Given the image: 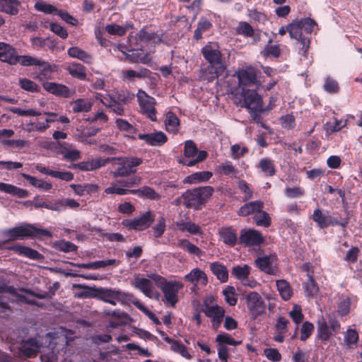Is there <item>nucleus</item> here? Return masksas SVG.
<instances>
[{"label":"nucleus","instance_id":"obj_35","mask_svg":"<svg viewBox=\"0 0 362 362\" xmlns=\"http://www.w3.org/2000/svg\"><path fill=\"white\" fill-rule=\"evenodd\" d=\"M165 125L168 132L176 134L179 130L180 120L175 113L169 112L165 117Z\"/></svg>","mask_w":362,"mask_h":362},{"label":"nucleus","instance_id":"obj_49","mask_svg":"<svg viewBox=\"0 0 362 362\" xmlns=\"http://www.w3.org/2000/svg\"><path fill=\"white\" fill-rule=\"evenodd\" d=\"M102 95L100 94V93H97L96 95H95V98L97 99H100L101 103H103L104 105H107V107H109L110 108V110L115 114L118 115H124V105H122V104H119V103H117L115 102H113V101H110V103L107 104L106 103V102L105 101V98H102Z\"/></svg>","mask_w":362,"mask_h":362},{"label":"nucleus","instance_id":"obj_31","mask_svg":"<svg viewBox=\"0 0 362 362\" xmlns=\"http://www.w3.org/2000/svg\"><path fill=\"white\" fill-rule=\"evenodd\" d=\"M264 207V204L262 201L257 200L254 202H250L245 204L242 206L238 214L241 216H246L250 214H253L254 215L257 213L259 209H262Z\"/></svg>","mask_w":362,"mask_h":362},{"label":"nucleus","instance_id":"obj_38","mask_svg":"<svg viewBox=\"0 0 362 362\" xmlns=\"http://www.w3.org/2000/svg\"><path fill=\"white\" fill-rule=\"evenodd\" d=\"M213 174L210 171H202L193 173L184 180L185 183L197 184L199 182H204L208 181Z\"/></svg>","mask_w":362,"mask_h":362},{"label":"nucleus","instance_id":"obj_45","mask_svg":"<svg viewBox=\"0 0 362 362\" xmlns=\"http://www.w3.org/2000/svg\"><path fill=\"white\" fill-rule=\"evenodd\" d=\"M308 281L303 283L305 293L308 296H313L318 291V286L313 278L311 273L307 274Z\"/></svg>","mask_w":362,"mask_h":362},{"label":"nucleus","instance_id":"obj_29","mask_svg":"<svg viewBox=\"0 0 362 362\" xmlns=\"http://www.w3.org/2000/svg\"><path fill=\"white\" fill-rule=\"evenodd\" d=\"M104 313L106 315L111 316L113 318L118 320L117 322H110L109 323V327L112 328H116L122 325V324H124L127 322V320L129 319V316L124 312L120 310H115L113 311L105 310Z\"/></svg>","mask_w":362,"mask_h":362},{"label":"nucleus","instance_id":"obj_21","mask_svg":"<svg viewBox=\"0 0 362 362\" xmlns=\"http://www.w3.org/2000/svg\"><path fill=\"white\" fill-rule=\"evenodd\" d=\"M205 314L211 319L214 328L217 329L220 327L224 315L225 310L223 308L216 305H206Z\"/></svg>","mask_w":362,"mask_h":362},{"label":"nucleus","instance_id":"obj_48","mask_svg":"<svg viewBox=\"0 0 362 362\" xmlns=\"http://www.w3.org/2000/svg\"><path fill=\"white\" fill-rule=\"evenodd\" d=\"M250 274V267L247 264L235 266L231 271V274L240 281L247 278Z\"/></svg>","mask_w":362,"mask_h":362},{"label":"nucleus","instance_id":"obj_18","mask_svg":"<svg viewBox=\"0 0 362 362\" xmlns=\"http://www.w3.org/2000/svg\"><path fill=\"white\" fill-rule=\"evenodd\" d=\"M312 219L321 229L326 228L332 224H337V218L332 217L329 211H322L320 208L314 210Z\"/></svg>","mask_w":362,"mask_h":362},{"label":"nucleus","instance_id":"obj_20","mask_svg":"<svg viewBox=\"0 0 362 362\" xmlns=\"http://www.w3.org/2000/svg\"><path fill=\"white\" fill-rule=\"evenodd\" d=\"M43 87L47 91L65 98H71L75 93L74 89H70L65 85L56 83H46L43 84Z\"/></svg>","mask_w":362,"mask_h":362},{"label":"nucleus","instance_id":"obj_2","mask_svg":"<svg viewBox=\"0 0 362 362\" xmlns=\"http://www.w3.org/2000/svg\"><path fill=\"white\" fill-rule=\"evenodd\" d=\"M202 53L204 59L209 63L207 71L210 76L207 77L209 81L218 78L223 74L226 69V66L223 60L219 47L216 43H209L202 49Z\"/></svg>","mask_w":362,"mask_h":362},{"label":"nucleus","instance_id":"obj_42","mask_svg":"<svg viewBox=\"0 0 362 362\" xmlns=\"http://www.w3.org/2000/svg\"><path fill=\"white\" fill-rule=\"evenodd\" d=\"M132 27L133 25L131 23H127L124 26L112 23L105 26V30L110 35L122 36L129 28Z\"/></svg>","mask_w":362,"mask_h":362},{"label":"nucleus","instance_id":"obj_53","mask_svg":"<svg viewBox=\"0 0 362 362\" xmlns=\"http://www.w3.org/2000/svg\"><path fill=\"white\" fill-rule=\"evenodd\" d=\"M131 194H138L140 197H145L151 199H156L158 195L149 187H143L138 189L131 191Z\"/></svg>","mask_w":362,"mask_h":362},{"label":"nucleus","instance_id":"obj_55","mask_svg":"<svg viewBox=\"0 0 362 362\" xmlns=\"http://www.w3.org/2000/svg\"><path fill=\"white\" fill-rule=\"evenodd\" d=\"M55 247L64 252H70L76 250L77 246L70 241L60 240L55 243Z\"/></svg>","mask_w":362,"mask_h":362},{"label":"nucleus","instance_id":"obj_33","mask_svg":"<svg viewBox=\"0 0 362 362\" xmlns=\"http://www.w3.org/2000/svg\"><path fill=\"white\" fill-rule=\"evenodd\" d=\"M41 346V343L36 338L30 339L22 345V352L26 356L35 355Z\"/></svg>","mask_w":362,"mask_h":362},{"label":"nucleus","instance_id":"obj_5","mask_svg":"<svg viewBox=\"0 0 362 362\" xmlns=\"http://www.w3.org/2000/svg\"><path fill=\"white\" fill-rule=\"evenodd\" d=\"M3 235L8 240H23L25 238H36L42 236H50V233L42 228H38L28 223H21V225L5 230Z\"/></svg>","mask_w":362,"mask_h":362},{"label":"nucleus","instance_id":"obj_39","mask_svg":"<svg viewBox=\"0 0 362 362\" xmlns=\"http://www.w3.org/2000/svg\"><path fill=\"white\" fill-rule=\"evenodd\" d=\"M212 273L221 282H226L228 279V272L227 268L222 264L215 262L210 264Z\"/></svg>","mask_w":362,"mask_h":362},{"label":"nucleus","instance_id":"obj_36","mask_svg":"<svg viewBox=\"0 0 362 362\" xmlns=\"http://www.w3.org/2000/svg\"><path fill=\"white\" fill-rule=\"evenodd\" d=\"M20 3L17 0H1L0 1V12L11 16L18 13Z\"/></svg>","mask_w":362,"mask_h":362},{"label":"nucleus","instance_id":"obj_56","mask_svg":"<svg viewBox=\"0 0 362 362\" xmlns=\"http://www.w3.org/2000/svg\"><path fill=\"white\" fill-rule=\"evenodd\" d=\"M118 184V182L112 183L110 187L105 189V192L108 194H116L118 195H124L131 193L132 190L125 189L122 185L119 186Z\"/></svg>","mask_w":362,"mask_h":362},{"label":"nucleus","instance_id":"obj_19","mask_svg":"<svg viewBox=\"0 0 362 362\" xmlns=\"http://www.w3.org/2000/svg\"><path fill=\"white\" fill-rule=\"evenodd\" d=\"M184 279L193 284L192 290L198 286H205L208 283L206 274L199 268L192 269L189 273L184 276Z\"/></svg>","mask_w":362,"mask_h":362},{"label":"nucleus","instance_id":"obj_26","mask_svg":"<svg viewBox=\"0 0 362 362\" xmlns=\"http://www.w3.org/2000/svg\"><path fill=\"white\" fill-rule=\"evenodd\" d=\"M68 55L74 59H77L87 64H91L93 63L92 55L81 49L78 47H71L67 50Z\"/></svg>","mask_w":362,"mask_h":362},{"label":"nucleus","instance_id":"obj_63","mask_svg":"<svg viewBox=\"0 0 362 362\" xmlns=\"http://www.w3.org/2000/svg\"><path fill=\"white\" fill-rule=\"evenodd\" d=\"M218 171L223 173L226 175L235 176L237 173V170L230 161H226L218 166Z\"/></svg>","mask_w":362,"mask_h":362},{"label":"nucleus","instance_id":"obj_14","mask_svg":"<svg viewBox=\"0 0 362 362\" xmlns=\"http://www.w3.org/2000/svg\"><path fill=\"white\" fill-rule=\"evenodd\" d=\"M153 282V281L148 276L144 278L137 275L134 276L132 285L146 297L158 300L160 293L155 288Z\"/></svg>","mask_w":362,"mask_h":362},{"label":"nucleus","instance_id":"obj_10","mask_svg":"<svg viewBox=\"0 0 362 362\" xmlns=\"http://www.w3.org/2000/svg\"><path fill=\"white\" fill-rule=\"evenodd\" d=\"M184 156L183 158L179 160V163L186 166H194L206 159L207 153L205 151L198 152L195 144L189 140L185 144Z\"/></svg>","mask_w":362,"mask_h":362},{"label":"nucleus","instance_id":"obj_57","mask_svg":"<svg viewBox=\"0 0 362 362\" xmlns=\"http://www.w3.org/2000/svg\"><path fill=\"white\" fill-rule=\"evenodd\" d=\"M216 341L221 346H224V344L236 346L240 344V341H235L230 335L226 333H220L218 334Z\"/></svg>","mask_w":362,"mask_h":362},{"label":"nucleus","instance_id":"obj_51","mask_svg":"<svg viewBox=\"0 0 362 362\" xmlns=\"http://www.w3.org/2000/svg\"><path fill=\"white\" fill-rule=\"evenodd\" d=\"M18 85L23 90L28 92L37 93L40 91V87L36 83L25 78H19Z\"/></svg>","mask_w":362,"mask_h":362},{"label":"nucleus","instance_id":"obj_58","mask_svg":"<svg viewBox=\"0 0 362 362\" xmlns=\"http://www.w3.org/2000/svg\"><path fill=\"white\" fill-rule=\"evenodd\" d=\"M225 300L230 305H235L237 303L238 298L235 296V290L233 286H228L223 291Z\"/></svg>","mask_w":362,"mask_h":362},{"label":"nucleus","instance_id":"obj_61","mask_svg":"<svg viewBox=\"0 0 362 362\" xmlns=\"http://www.w3.org/2000/svg\"><path fill=\"white\" fill-rule=\"evenodd\" d=\"M49 127V124H45L44 122H29L26 124V129L28 132H44Z\"/></svg>","mask_w":362,"mask_h":362},{"label":"nucleus","instance_id":"obj_25","mask_svg":"<svg viewBox=\"0 0 362 362\" xmlns=\"http://www.w3.org/2000/svg\"><path fill=\"white\" fill-rule=\"evenodd\" d=\"M218 233L223 242L228 246L233 247L239 242L236 230L232 227H223Z\"/></svg>","mask_w":362,"mask_h":362},{"label":"nucleus","instance_id":"obj_30","mask_svg":"<svg viewBox=\"0 0 362 362\" xmlns=\"http://www.w3.org/2000/svg\"><path fill=\"white\" fill-rule=\"evenodd\" d=\"M135 95L127 90H121L110 95L111 101L127 105L134 99Z\"/></svg>","mask_w":362,"mask_h":362},{"label":"nucleus","instance_id":"obj_60","mask_svg":"<svg viewBox=\"0 0 362 362\" xmlns=\"http://www.w3.org/2000/svg\"><path fill=\"white\" fill-rule=\"evenodd\" d=\"M314 331V325L313 323L306 321L303 323L300 328V340L305 341L308 339Z\"/></svg>","mask_w":362,"mask_h":362},{"label":"nucleus","instance_id":"obj_6","mask_svg":"<svg viewBox=\"0 0 362 362\" xmlns=\"http://www.w3.org/2000/svg\"><path fill=\"white\" fill-rule=\"evenodd\" d=\"M213 192L214 189L211 186H205L195 188L192 190H188L183 195L185 204L188 207L198 208L211 196Z\"/></svg>","mask_w":362,"mask_h":362},{"label":"nucleus","instance_id":"obj_47","mask_svg":"<svg viewBox=\"0 0 362 362\" xmlns=\"http://www.w3.org/2000/svg\"><path fill=\"white\" fill-rule=\"evenodd\" d=\"M176 225L180 230L182 232L186 230L191 234H197L201 230V228L198 225L191 221H181L177 222Z\"/></svg>","mask_w":362,"mask_h":362},{"label":"nucleus","instance_id":"obj_34","mask_svg":"<svg viewBox=\"0 0 362 362\" xmlns=\"http://www.w3.org/2000/svg\"><path fill=\"white\" fill-rule=\"evenodd\" d=\"M68 73L74 78L79 80H87L86 67L80 63L72 62L67 67ZM89 81V79H88Z\"/></svg>","mask_w":362,"mask_h":362},{"label":"nucleus","instance_id":"obj_59","mask_svg":"<svg viewBox=\"0 0 362 362\" xmlns=\"http://www.w3.org/2000/svg\"><path fill=\"white\" fill-rule=\"evenodd\" d=\"M35 8L36 10L48 13V14H56L57 8L49 4H47L44 1H37L35 4Z\"/></svg>","mask_w":362,"mask_h":362},{"label":"nucleus","instance_id":"obj_54","mask_svg":"<svg viewBox=\"0 0 362 362\" xmlns=\"http://www.w3.org/2000/svg\"><path fill=\"white\" fill-rule=\"evenodd\" d=\"M132 304L135 305L139 310L144 313L146 316H148L149 319L153 322L154 324L160 325V322L156 316V315L147 309L144 305H143V304L141 303L136 298H135Z\"/></svg>","mask_w":362,"mask_h":362},{"label":"nucleus","instance_id":"obj_11","mask_svg":"<svg viewBox=\"0 0 362 362\" xmlns=\"http://www.w3.org/2000/svg\"><path fill=\"white\" fill-rule=\"evenodd\" d=\"M99 298L112 305H116L117 302H119L122 304H127L129 303H133L135 297L132 293H124L120 290H112L102 288L98 291Z\"/></svg>","mask_w":362,"mask_h":362},{"label":"nucleus","instance_id":"obj_7","mask_svg":"<svg viewBox=\"0 0 362 362\" xmlns=\"http://www.w3.org/2000/svg\"><path fill=\"white\" fill-rule=\"evenodd\" d=\"M139 107V112L155 122L157 120V110L156 109V99L148 95L144 90L139 89L136 95Z\"/></svg>","mask_w":362,"mask_h":362},{"label":"nucleus","instance_id":"obj_13","mask_svg":"<svg viewBox=\"0 0 362 362\" xmlns=\"http://www.w3.org/2000/svg\"><path fill=\"white\" fill-rule=\"evenodd\" d=\"M245 300L251 319L255 320L264 313L265 303L258 293L255 291L248 293L245 296Z\"/></svg>","mask_w":362,"mask_h":362},{"label":"nucleus","instance_id":"obj_12","mask_svg":"<svg viewBox=\"0 0 362 362\" xmlns=\"http://www.w3.org/2000/svg\"><path fill=\"white\" fill-rule=\"evenodd\" d=\"M18 64L23 66H37L41 67L42 70L37 76L40 80L47 78V76L50 74L52 72L51 66L47 62L41 61L37 58L29 55H18L16 54L14 59L13 66Z\"/></svg>","mask_w":362,"mask_h":362},{"label":"nucleus","instance_id":"obj_41","mask_svg":"<svg viewBox=\"0 0 362 362\" xmlns=\"http://www.w3.org/2000/svg\"><path fill=\"white\" fill-rule=\"evenodd\" d=\"M116 263L115 259H106L101 261H96L89 263H81L77 264L76 266L79 268L88 269H98L100 268H104L107 266L113 265Z\"/></svg>","mask_w":362,"mask_h":362},{"label":"nucleus","instance_id":"obj_8","mask_svg":"<svg viewBox=\"0 0 362 362\" xmlns=\"http://www.w3.org/2000/svg\"><path fill=\"white\" fill-rule=\"evenodd\" d=\"M243 105L250 112L254 119L259 117L263 111L262 99L255 90L243 88Z\"/></svg>","mask_w":362,"mask_h":362},{"label":"nucleus","instance_id":"obj_62","mask_svg":"<svg viewBox=\"0 0 362 362\" xmlns=\"http://www.w3.org/2000/svg\"><path fill=\"white\" fill-rule=\"evenodd\" d=\"M153 235L156 238L160 237L165 230V219L163 216H160L157 219V223L152 228Z\"/></svg>","mask_w":362,"mask_h":362},{"label":"nucleus","instance_id":"obj_43","mask_svg":"<svg viewBox=\"0 0 362 362\" xmlns=\"http://www.w3.org/2000/svg\"><path fill=\"white\" fill-rule=\"evenodd\" d=\"M277 290L284 300H288L292 296V289L289 284L285 280H277L276 282Z\"/></svg>","mask_w":362,"mask_h":362},{"label":"nucleus","instance_id":"obj_44","mask_svg":"<svg viewBox=\"0 0 362 362\" xmlns=\"http://www.w3.org/2000/svg\"><path fill=\"white\" fill-rule=\"evenodd\" d=\"M259 167L267 176H273L276 173L274 161L270 158H264L259 160Z\"/></svg>","mask_w":362,"mask_h":362},{"label":"nucleus","instance_id":"obj_52","mask_svg":"<svg viewBox=\"0 0 362 362\" xmlns=\"http://www.w3.org/2000/svg\"><path fill=\"white\" fill-rule=\"evenodd\" d=\"M117 127L126 133L129 137H133L135 133L134 127L127 120L123 119H117L115 121Z\"/></svg>","mask_w":362,"mask_h":362},{"label":"nucleus","instance_id":"obj_50","mask_svg":"<svg viewBox=\"0 0 362 362\" xmlns=\"http://www.w3.org/2000/svg\"><path fill=\"white\" fill-rule=\"evenodd\" d=\"M254 221L257 226H260L268 227L271 224L269 214L262 209H259L254 215Z\"/></svg>","mask_w":362,"mask_h":362},{"label":"nucleus","instance_id":"obj_4","mask_svg":"<svg viewBox=\"0 0 362 362\" xmlns=\"http://www.w3.org/2000/svg\"><path fill=\"white\" fill-rule=\"evenodd\" d=\"M110 173L114 177H126L136 172V167L142 164V158L137 157H112Z\"/></svg>","mask_w":362,"mask_h":362},{"label":"nucleus","instance_id":"obj_24","mask_svg":"<svg viewBox=\"0 0 362 362\" xmlns=\"http://www.w3.org/2000/svg\"><path fill=\"white\" fill-rule=\"evenodd\" d=\"M16 49L6 42H0V61L13 66Z\"/></svg>","mask_w":362,"mask_h":362},{"label":"nucleus","instance_id":"obj_64","mask_svg":"<svg viewBox=\"0 0 362 362\" xmlns=\"http://www.w3.org/2000/svg\"><path fill=\"white\" fill-rule=\"evenodd\" d=\"M231 157L233 159H238L248 152L246 146H241L240 144H234L230 147Z\"/></svg>","mask_w":362,"mask_h":362},{"label":"nucleus","instance_id":"obj_28","mask_svg":"<svg viewBox=\"0 0 362 362\" xmlns=\"http://www.w3.org/2000/svg\"><path fill=\"white\" fill-rule=\"evenodd\" d=\"M12 250L15 251L18 255L28 257L30 259L39 260L43 258L42 254L29 247L16 245L12 247Z\"/></svg>","mask_w":362,"mask_h":362},{"label":"nucleus","instance_id":"obj_3","mask_svg":"<svg viewBox=\"0 0 362 362\" xmlns=\"http://www.w3.org/2000/svg\"><path fill=\"white\" fill-rule=\"evenodd\" d=\"M148 277L161 289L165 301L175 307L178 302V292L183 288V284L176 281H167L165 278L156 273L149 274Z\"/></svg>","mask_w":362,"mask_h":362},{"label":"nucleus","instance_id":"obj_17","mask_svg":"<svg viewBox=\"0 0 362 362\" xmlns=\"http://www.w3.org/2000/svg\"><path fill=\"white\" fill-rule=\"evenodd\" d=\"M257 74V69L252 66H245L238 69L235 73L238 79L239 85L243 86L256 85L258 82Z\"/></svg>","mask_w":362,"mask_h":362},{"label":"nucleus","instance_id":"obj_22","mask_svg":"<svg viewBox=\"0 0 362 362\" xmlns=\"http://www.w3.org/2000/svg\"><path fill=\"white\" fill-rule=\"evenodd\" d=\"M151 71L144 67H138L136 70L126 69L121 71L120 77L124 81H132L134 78H145L149 76Z\"/></svg>","mask_w":362,"mask_h":362},{"label":"nucleus","instance_id":"obj_46","mask_svg":"<svg viewBox=\"0 0 362 362\" xmlns=\"http://www.w3.org/2000/svg\"><path fill=\"white\" fill-rule=\"evenodd\" d=\"M255 264L260 270L267 274H272L273 272L272 259L268 256L258 257L255 260Z\"/></svg>","mask_w":362,"mask_h":362},{"label":"nucleus","instance_id":"obj_23","mask_svg":"<svg viewBox=\"0 0 362 362\" xmlns=\"http://www.w3.org/2000/svg\"><path fill=\"white\" fill-rule=\"evenodd\" d=\"M138 138L151 146H160L167 141L166 135L162 132L151 134H139Z\"/></svg>","mask_w":362,"mask_h":362},{"label":"nucleus","instance_id":"obj_37","mask_svg":"<svg viewBox=\"0 0 362 362\" xmlns=\"http://www.w3.org/2000/svg\"><path fill=\"white\" fill-rule=\"evenodd\" d=\"M93 103L88 99L79 98L71 103V106L73 112H88L91 110Z\"/></svg>","mask_w":362,"mask_h":362},{"label":"nucleus","instance_id":"obj_9","mask_svg":"<svg viewBox=\"0 0 362 362\" xmlns=\"http://www.w3.org/2000/svg\"><path fill=\"white\" fill-rule=\"evenodd\" d=\"M317 338L326 344L330 337L340 332L341 325L334 318H330L328 322L325 319L318 320L317 322Z\"/></svg>","mask_w":362,"mask_h":362},{"label":"nucleus","instance_id":"obj_40","mask_svg":"<svg viewBox=\"0 0 362 362\" xmlns=\"http://www.w3.org/2000/svg\"><path fill=\"white\" fill-rule=\"evenodd\" d=\"M163 339L165 341L170 344V349L173 351L180 354L182 356L187 359H190L192 358V356L189 354L187 347L177 341L173 340L168 337H164Z\"/></svg>","mask_w":362,"mask_h":362},{"label":"nucleus","instance_id":"obj_15","mask_svg":"<svg viewBox=\"0 0 362 362\" xmlns=\"http://www.w3.org/2000/svg\"><path fill=\"white\" fill-rule=\"evenodd\" d=\"M154 219V213L148 211L133 219L124 220L122 224L131 230H143L148 228Z\"/></svg>","mask_w":362,"mask_h":362},{"label":"nucleus","instance_id":"obj_1","mask_svg":"<svg viewBox=\"0 0 362 362\" xmlns=\"http://www.w3.org/2000/svg\"><path fill=\"white\" fill-rule=\"evenodd\" d=\"M317 28L315 21L310 18L296 19L287 25L288 33L301 46L298 53L305 56L310 47V39L306 35L311 34Z\"/></svg>","mask_w":362,"mask_h":362},{"label":"nucleus","instance_id":"obj_16","mask_svg":"<svg viewBox=\"0 0 362 362\" xmlns=\"http://www.w3.org/2000/svg\"><path fill=\"white\" fill-rule=\"evenodd\" d=\"M264 242V237L257 230L244 228L240 232L239 243L245 247L259 246Z\"/></svg>","mask_w":362,"mask_h":362},{"label":"nucleus","instance_id":"obj_32","mask_svg":"<svg viewBox=\"0 0 362 362\" xmlns=\"http://www.w3.org/2000/svg\"><path fill=\"white\" fill-rule=\"evenodd\" d=\"M0 192L16 196L18 198H25L28 196L27 190L1 182H0Z\"/></svg>","mask_w":362,"mask_h":362},{"label":"nucleus","instance_id":"obj_27","mask_svg":"<svg viewBox=\"0 0 362 362\" xmlns=\"http://www.w3.org/2000/svg\"><path fill=\"white\" fill-rule=\"evenodd\" d=\"M8 293L16 298V300L20 303H25L30 305H35L36 300L30 299L25 295L18 293L16 288L11 286H6L5 284L0 286V293Z\"/></svg>","mask_w":362,"mask_h":362}]
</instances>
